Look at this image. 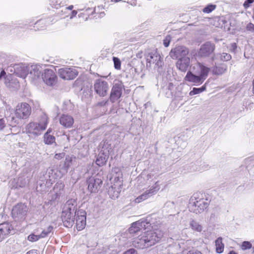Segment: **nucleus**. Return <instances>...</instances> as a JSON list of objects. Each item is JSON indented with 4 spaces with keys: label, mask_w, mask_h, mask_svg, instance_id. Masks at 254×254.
Here are the masks:
<instances>
[{
    "label": "nucleus",
    "mask_w": 254,
    "mask_h": 254,
    "mask_svg": "<svg viewBox=\"0 0 254 254\" xmlns=\"http://www.w3.org/2000/svg\"><path fill=\"white\" fill-rule=\"evenodd\" d=\"M41 239L39 234H32L28 237V240L31 242H35Z\"/></svg>",
    "instance_id": "36"
},
{
    "label": "nucleus",
    "mask_w": 254,
    "mask_h": 254,
    "mask_svg": "<svg viewBox=\"0 0 254 254\" xmlns=\"http://www.w3.org/2000/svg\"><path fill=\"white\" fill-rule=\"evenodd\" d=\"M187 254H202L199 251H189Z\"/></svg>",
    "instance_id": "48"
},
{
    "label": "nucleus",
    "mask_w": 254,
    "mask_h": 254,
    "mask_svg": "<svg viewBox=\"0 0 254 254\" xmlns=\"http://www.w3.org/2000/svg\"><path fill=\"white\" fill-rule=\"evenodd\" d=\"M146 67L149 70L160 72L164 64L163 58L157 50L148 52L146 55Z\"/></svg>",
    "instance_id": "4"
},
{
    "label": "nucleus",
    "mask_w": 254,
    "mask_h": 254,
    "mask_svg": "<svg viewBox=\"0 0 254 254\" xmlns=\"http://www.w3.org/2000/svg\"><path fill=\"white\" fill-rule=\"evenodd\" d=\"M92 10V8H87V9H86V11H87Z\"/></svg>",
    "instance_id": "61"
},
{
    "label": "nucleus",
    "mask_w": 254,
    "mask_h": 254,
    "mask_svg": "<svg viewBox=\"0 0 254 254\" xmlns=\"http://www.w3.org/2000/svg\"><path fill=\"white\" fill-rule=\"evenodd\" d=\"M44 142L47 144H52L55 143V137L48 133H45L44 135Z\"/></svg>",
    "instance_id": "29"
},
{
    "label": "nucleus",
    "mask_w": 254,
    "mask_h": 254,
    "mask_svg": "<svg viewBox=\"0 0 254 254\" xmlns=\"http://www.w3.org/2000/svg\"><path fill=\"white\" fill-rule=\"evenodd\" d=\"M108 192L109 194L110 195L111 197L113 199L117 198L119 196V191L117 190H116V188L113 187L109 188Z\"/></svg>",
    "instance_id": "31"
},
{
    "label": "nucleus",
    "mask_w": 254,
    "mask_h": 254,
    "mask_svg": "<svg viewBox=\"0 0 254 254\" xmlns=\"http://www.w3.org/2000/svg\"><path fill=\"white\" fill-rule=\"evenodd\" d=\"M58 73L60 77L65 80L73 79L78 74V72L75 69L67 67L59 69Z\"/></svg>",
    "instance_id": "15"
},
{
    "label": "nucleus",
    "mask_w": 254,
    "mask_h": 254,
    "mask_svg": "<svg viewBox=\"0 0 254 254\" xmlns=\"http://www.w3.org/2000/svg\"><path fill=\"white\" fill-rule=\"evenodd\" d=\"M113 60L115 68L117 69H121V61L120 59L117 57H113Z\"/></svg>",
    "instance_id": "37"
},
{
    "label": "nucleus",
    "mask_w": 254,
    "mask_h": 254,
    "mask_svg": "<svg viewBox=\"0 0 254 254\" xmlns=\"http://www.w3.org/2000/svg\"><path fill=\"white\" fill-rule=\"evenodd\" d=\"M227 68V66L226 64L215 66L212 68V72L214 75H222L226 71Z\"/></svg>",
    "instance_id": "23"
},
{
    "label": "nucleus",
    "mask_w": 254,
    "mask_h": 254,
    "mask_svg": "<svg viewBox=\"0 0 254 254\" xmlns=\"http://www.w3.org/2000/svg\"><path fill=\"white\" fill-rule=\"evenodd\" d=\"M210 68L203 64L197 63L193 66L192 71H188L185 79L193 84H200L203 82L208 76Z\"/></svg>",
    "instance_id": "1"
},
{
    "label": "nucleus",
    "mask_w": 254,
    "mask_h": 254,
    "mask_svg": "<svg viewBox=\"0 0 254 254\" xmlns=\"http://www.w3.org/2000/svg\"><path fill=\"white\" fill-rule=\"evenodd\" d=\"M48 123L47 116L46 115H43L38 123L31 122L28 124L26 127V132L29 134V136L33 135L34 137L38 136L46 129Z\"/></svg>",
    "instance_id": "5"
},
{
    "label": "nucleus",
    "mask_w": 254,
    "mask_h": 254,
    "mask_svg": "<svg viewBox=\"0 0 254 254\" xmlns=\"http://www.w3.org/2000/svg\"><path fill=\"white\" fill-rule=\"evenodd\" d=\"M232 58L231 55L229 54L223 53L220 54V59L222 61H230Z\"/></svg>",
    "instance_id": "34"
},
{
    "label": "nucleus",
    "mask_w": 254,
    "mask_h": 254,
    "mask_svg": "<svg viewBox=\"0 0 254 254\" xmlns=\"http://www.w3.org/2000/svg\"><path fill=\"white\" fill-rule=\"evenodd\" d=\"M41 67L36 65H31L30 67H24L23 76L29 74V76L33 80L39 78L40 76L41 71Z\"/></svg>",
    "instance_id": "16"
},
{
    "label": "nucleus",
    "mask_w": 254,
    "mask_h": 254,
    "mask_svg": "<svg viewBox=\"0 0 254 254\" xmlns=\"http://www.w3.org/2000/svg\"><path fill=\"white\" fill-rule=\"evenodd\" d=\"M113 1H115V2H118L119 1H120V0H112Z\"/></svg>",
    "instance_id": "63"
},
{
    "label": "nucleus",
    "mask_w": 254,
    "mask_h": 254,
    "mask_svg": "<svg viewBox=\"0 0 254 254\" xmlns=\"http://www.w3.org/2000/svg\"><path fill=\"white\" fill-rule=\"evenodd\" d=\"M253 106H254L253 103H250L249 104L247 105L246 108H247V109H248L249 108L251 110V108H252L253 107Z\"/></svg>",
    "instance_id": "51"
},
{
    "label": "nucleus",
    "mask_w": 254,
    "mask_h": 254,
    "mask_svg": "<svg viewBox=\"0 0 254 254\" xmlns=\"http://www.w3.org/2000/svg\"><path fill=\"white\" fill-rule=\"evenodd\" d=\"M73 8V6L72 5H69V6L66 7V9L68 10H72Z\"/></svg>",
    "instance_id": "55"
},
{
    "label": "nucleus",
    "mask_w": 254,
    "mask_h": 254,
    "mask_svg": "<svg viewBox=\"0 0 254 254\" xmlns=\"http://www.w3.org/2000/svg\"><path fill=\"white\" fill-rule=\"evenodd\" d=\"M60 123L65 127L69 128L72 126L74 120L71 116L63 115L60 119Z\"/></svg>",
    "instance_id": "20"
},
{
    "label": "nucleus",
    "mask_w": 254,
    "mask_h": 254,
    "mask_svg": "<svg viewBox=\"0 0 254 254\" xmlns=\"http://www.w3.org/2000/svg\"><path fill=\"white\" fill-rule=\"evenodd\" d=\"M190 227L194 231L201 232L203 230V226L197 221L191 219L190 221Z\"/></svg>",
    "instance_id": "24"
},
{
    "label": "nucleus",
    "mask_w": 254,
    "mask_h": 254,
    "mask_svg": "<svg viewBox=\"0 0 254 254\" xmlns=\"http://www.w3.org/2000/svg\"><path fill=\"white\" fill-rule=\"evenodd\" d=\"M252 248V244L249 241H244L243 242L241 249L242 250L245 251L248 249H250Z\"/></svg>",
    "instance_id": "35"
},
{
    "label": "nucleus",
    "mask_w": 254,
    "mask_h": 254,
    "mask_svg": "<svg viewBox=\"0 0 254 254\" xmlns=\"http://www.w3.org/2000/svg\"><path fill=\"white\" fill-rule=\"evenodd\" d=\"M228 254H238L237 253H236L235 252H234V251H230Z\"/></svg>",
    "instance_id": "57"
},
{
    "label": "nucleus",
    "mask_w": 254,
    "mask_h": 254,
    "mask_svg": "<svg viewBox=\"0 0 254 254\" xmlns=\"http://www.w3.org/2000/svg\"><path fill=\"white\" fill-rule=\"evenodd\" d=\"M182 100V98H179V99H177L176 97L175 98V100H174V101H176L177 100Z\"/></svg>",
    "instance_id": "60"
},
{
    "label": "nucleus",
    "mask_w": 254,
    "mask_h": 254,
    "mask_svg": "<svg viewBox=\"0 0 254 254\" xmlns=\"http://www.w3.org/2000/svg\"><path fill=\"white\" fill-rule=\"evenodd\" d=\"M199 88L200 90V91L201 92L204 91L206 89L205 84L203 85L202 87H201L200 88Z\"/></svg>",
    "instance_id": "54"
},
{
    "label": "nucleus",
    "mask_w": 254,
    "mask_h": 254,
    "mask_svg": "<svg viewBox=\"0 0 254 254\" xmlns=\"http://www.w3.org/2000/svg\"><path fill=\"white\" fill-rule=\"evenodd\" d=\"M246 29L248 31L254 33V24L252 23H249L246 26Z\"/></svg>",
    "instance_id": "42"
},
{
    "label": "nucleus",
    "mask_w": 254,
    "mask_h": 254,
    "mask_svg": "<svg viewBox=\"0 0 254 254\" xmlns=\"http://www.w3.org/2000/svg\"><path fill=\"white\" fill-rule=\"evenodd\" d=\"M108 156L105 155L104 153L99 154L97 157L96 163L99 166H102L105 165L107 161Z\"/></svg>",
    "instance_id": "25"
},
{
    "label": "nucleus",
    "mask_w": 254,
    "mask_h": 254,
    "mask_svg": "<svg viewBox=\"0 0 254 254\" xmlns=\"http://www.w3.org/2000/svg\"><path fill=\"white\" fill-rule=\"evenodd\" d=\"M77 211L75 199H70L66 202L63 207L61 216L64 226L70 228L73 226L75 223V217Z\"/></svg>",
    "instance_id": "2"
},
{
    "label": "nucleus",
    "mask_w": 254,
    "mask_h": 254,
    "mask_svg": "<svg viewBox=\"0 0 254 254\" xmlns=\"http://www.w3.org/2000/svg\"><path fill=\"white\" fill-rule=\"evenodd\" d=\"M71 164L72 157L70 156H66L64 166H63V169L64 172H67V170L71 166Z\"/></svg>",
    "instance_id": "30"
},
{
    "label": "nucleus",
    "mask_w": 254,
    "mask_h": 254,
    "mask_svg": "<svg viewBox=\"0 0 254 254\" xmlns=\"http://www.w3.org/2000/svg\"><path fill=\"white\" fill-rule=\"evenodd\" d=\"M216 7V5L212 4H209L206 6L203 9L204 13H209L214 10Z\"/></svg>",
    "instance_id": "32"
},
{
    "label": "nucleus",
    "mask_w": 254,
    "mask_h": 254,
    "mask_svg": "<svg viewBox=\"0 0 254 254\" xmlns=\"http://www.w3.org/2000/svg\"><path fill=\"white\" fill-rule=\"evenodd\" d=\"M141 231V227L139 226V223L137 221L133 222L128 229L130 234H136Z\"/></svg>",
    "instance_id": "26"
},
{
    "label": "nucleus",
    "mask_w": 254,
    "mask_h": 254,
    "mask_svg": "<svg viewBox=\"0 0 254 254\" xmlns=\"http://www.w3.org/2000/svg\"><path fill=\"white\" fill-rule=\"evenodd\" d=\"M137 222L139 223V226L141 227V230L142 229L144 230L151 227V223L147 218L141 219L137 221Z\"/></svg>",
    "instance_id": "27"
},
{
    "label": "nucleus",
    "mask_w": 254,
    "mask_h": 254,
    "mask_svg": "<svg viewBox=\"0 0 254 254\" xmlns=\"http://www.w3.org/2000/svg\"><path fill=\"white\" fill-rule=\"evenodd\" d=\"M189 53V49L184 46H179L172 49L170 53V56L173 59L182 58L187 57Z\"/></svg>",
    "instance_id": "12"
},
{
    "label": "nucleus",
    "mask_w": 254,
    "mask_h": 254,
    "mask_svg": "<svg viewBox=\"0 0 254 254\" xmlns=\"http://www.w3.org/2000/svg\"><path fill=\"white\" fill-rule=\"evenodd\" d=\"M132 245L134 247L138 249H144L148 247H147V243L146 241H145L143 235L142 236H139L137 238H135L132 242Z\"/></svg>",
    "instance_id": "21"
},
{
    "label": "nucleus",
    "mask_w": 254,
    "mask_h": 254,
    "mask_svg": "<svg viewBox=\"0 0 254 254\" xmlns=\"http://www.w3.org/2000/svg\"><path fill=\"white\" fill-rule=\"evenodd\" d=\"M86 212L83 210H78L75 217L76 226L78 231L83 230L86 225Z\"/></svg>",
    "instance_id": "17"
},
{
    "label": "nucleus",
    "mask_w": 254,
    "mask_h": 254,
    "mask_svg": "<svg viewBox=\"0 0 254 254\" xmlns=\"http://www.w3.org/2000/svg\"><path fill=\"white\" fill-rule=\"evenodd\" d=\"M67 1L68 0H57L56 2V4H55V7L58 8V7L66 5V3Z\"/></svg>",
    "instance_id": "38"
},
{
    "label": "nucleus",
    "mask_w": 254,
    "mask_h": 254,
    "mask_svg": "<svg viewBox=\"0 0 254 254\" xmlns=\"http://www.w3.org/2000/svg\"><path fill=\"white\" fill-rule=\"evenodd\" d=\"M215 45L210 42H207L201 45L198 52V56L202 58L209 57L215 50Z\"/></svg>",
    "instance_id": "13"
},
{
    "label": "nucleus",
    "mask_w": 254,
    "mask_h": 254,
    "mask_svg": "<svg viewBox=\"0 0 254 254\" xmlns=\"http://www.w3.org/2000/svg\"><path fill=\"white\" fill-rule=\"evenodd\" d=\"M164 234V230L160 228L145 232L143 235L147 243V247H149L155 244L163 237Z\"/></svg>",
    "instance_id": "6"
},
{
    "label": "nucleus",
    "mask_w": 254,
    "mask_h": 254,
    "mask_svg": "<svg viewBox=\"0 0 254 254\" xmlns=\"http://www.w3.org/2000/svg\"><path fill=\"white\" fill-rule=\"evenodd\" d=\"M64 156V153H57L55 155V158L57 159H61Z\"/></svg>",
    "instance_id": "45"
},
{
    "label": "nucleus",
    "mask_w": 254,
    "mask_h": 254,
    "mask_svg": "<svg viewBox=\"0 0 254 254\" xmlns=\"http://www.w3.org/2000/svg\"><path fill=\"white\" fill-rule=\"evenodd\" d=\"M88 190L91 193H96L100 190L103 181L102 179L97 177H90L87 181Z\"/></svg>",
    "instance_id": "8"
},
{
    "label": "nucleus",
    "mask_w": 254,
    "mask_h": 254,
    "mask_svg": "<svg viewBox=\"0 0 254 254\" xmlns=\"http://www.w3.org/2000/svg\"><path fill=\"white\" fill-rule=\"evenodd\" d=\"M26 254H37V253L36 250H32L27 252Z\"/></svg>",
    "instance_id": "50"
},
{
    "label": "nucleus",
    "mask_w": 254,
    "mask_h": 254,
    "mask_svg": "<svg viewBox=\"0 0 254 254\" xmlns=\"http://www.w3.org/2000/svg\"><path fill=\"white\" fill-rule=\"evenodd\" d=\"M11 231H13V229L10 224L5 223L0 225V232H1V234L4 238L9 234H10Z\"/></svg>",
    "instance_id": "22"
},
{
    "label": "nucleus",
    "mask_w": 254,
    "mask_h": 254,
    "mask_svg": "<svg viewBox=\"0 0 254 254\" xmlns=\"http://www.w3.org/2000/svg\"><path fill=\"white\" fill-rule=\"evenodd\" d=\"M171 41L170 36H167L163 41V44L165 47L169 46Z\"/></svg>",
    "instance_id": "40"
},
{
    "label": "nucleus",
    "mask_w": 254,
    "mask_h": 254,
    "mask_svg": "<svg viewBox=\"0 0 254 254\" xmlns=\"http://www.w3.org/2000/svg\"><path fill=\"white\" fill-rule=\"evenodd\" d=\"M3 239H4V238L1 234V232H0V242H1Z\"/></svg>",
    "instance_id": "56"
},
{
    "label": "nucleus",
    "mask_w": 254,
    "mask_h": 254,
    "mask_svg": "<svg viewBox=\"0 0 254 254\" xmlns=\"http://www.w3.org/2000/svg\"><path fill=\"white\" fill-rule=\"evenodd\" d=\"M31 113V108L26 103L18 104L15 110V115L17 118L26 119L29 118Z\"/></svg>",
    "instance_id": "7"
},
{
    "label": "nucleus",
    "mask_w": 254,
    "mask_h": 254,
    "mask_svg": "<svg viewBox=\"0 0 254 254\" xmlns=\"http://www.w3.org/2000/svg\"><path fill=\"white\" fill-rule=\"evenodd\" d=\"M5 127V122L3 119H0V130L2 129Z\"/></svg>",
    "instance_id": "46"
},
{
    "label": "nucleus",
    "mask_w": 254,
    "mask_h": 254,
    "mask_svg": "<svg viewBox=\"0 0 254 254\" xmlns=\"http://www.w3.org/2000/svg\"><path fill=\"white\" fill-rule=\"evenodd\" d=\"M94 10H93L92 12H91V14H93V12H94Z\"/></svg>",
    "instance_id": "64"
},
{
    "label": "nucleus",
    "mask_w": 254,
    "mask_h": 254,
    "mask_svg": "<svg viewBox=\"0 0 254 254\" xmlns=\"http://www.w3.org/2000/svg\"><path fill=\"white\" fill-rule=\"evenodd\" d=\"M53 229V227L52 226H49L47 229H45L43 230L41 233L39 235L40 238H43L47 237L49 234L52 231Z\"/></svg>",
    "instance_id": "33"
},
{
    "label": "nucleus",
    "mask_w": 254,
    "mask_h": 254,
    "mask_svg": "<svg viewBox=\"0 0 254 254\" xmlns=\"http://www.w3.org/2000/svg\"><path fill=\"white\" fill-rule=\"evenodd\" d=\"M200 192L193 194L189 201V208L190 212L199 214L203 212L209 206V201Z\"/></svg>",
    "instance_id": "3"
},
{
    "label": "nucleus",
    "mask_w": 254,
    "mask_h": 254,
    "mask_svg": "<svg viewBox=\"0 0 254 254\" xmlns=\"http://www.w3.org/2000/svg\"><path fill=\"white\" fill-rule=\"evenodd\" d=\"M77 13V12L76 10H72L71 12V15L70 16V18L75 16Z\"/></svg>",
    "instance_id": "49"
},
{
    "label": "nucleus",
    "mask_w": 254,
    "mask_h": 254,
    "mask_svg": "<svg viewBox=\"0 0 254 254\" xmlns=\"http://www.w3.org/2000/svg\"><path fill=\"white\" fill-rule=\"evenodd\" d=\"M43 81L49 86H54L57 82V76L54 70L51 69H46L42 74Z\"/></svg>",
    "instance_id": "9"
},
{
    "label": "nucleus",
    "mask_w": 254,
    "mask_h": 254,
    "mask_svg": "<svg viewBox=\"0 0 254 254\" xmlns=\"http://www.w3.org/2000/svg\"><path fill=\"white\" fill-rule=\"evenodd\" d=\"M237 48V45L235 43H232L231 44L230 50L232 52H234Z\"/></svg>",
    "instance_id": "47"
},
{
    "label": "nucleus",
    "mask_w": 254,
    "mask_h": 254,
    "mask_svg": "<svg viewBox=\"0 0 254 254\" xmlns=\"http://www.w3.org/2000/svg\"><path fill=\"white\" fill-rule=\"evenodd\" d=\"M123 254H137V252L133 249H130L125 252Z\"/></svg>",
    "instance_id": "44"
},
{
    "label": "nucleus",
    "mask_w": 254,
    "mask_h": 254,
    "mask_svg": "<svg viewBox=\"0 0 254 254\" xmlns=\"http://www.w3.org/2000/svg\"><path fill=\"white\" fill-rule=\"evenodd\" d=\"M123 87V83L120 82L114 84L110 95V101L111 102H115L121 97Z\"/></svg>",
    "instance_id": "14"
},
{
    "label": "nucleus",
    "mask_w": 254,
    "mask_h": 254,
    "mask_svg": "<svg viewBox=\"0 0 254 254\" xmlns=\"http://www.w3.org/2000/svg\"><path fill=\"white\" fill-rule=\"evenodd\" d=\"M200 90L199 89V88H193L192 90H191L190 92V95L192 96V95H195L197 94H199V93H201Z\"/></svg>",
    "instance_id": "41"
},
{
    "label": "nucleus",
    "mask_w": 254,
    "mask_h": 254,
    "mask_svg": "<svg viewBox=\"0 0 254 254\" xmlns=\"http://www.w3.org/2000/svg\"><path fill=\"white\" fill-rule=\"evenodd\" d=\"M199 88L200 90V91L201 92L204 91L206 89L205 84L203 85L202 87H201L200 88Z\"/></svg>",
    "instance_id": "53"
},
{
    "label": "nucleus",
    "mask_w": 254,
    "mask_h": 254,
    "mask_svg": "<svg viewBox=\"0 0 254 254\" xmlns=\"http://www.w3.org/2000/svg\"><path fill=\"white\" fill-rule=\"evenodd\" d=\"M94 88L98 95L101 97H104L107 95L109 87L107 81L98 79L95 80Z\"/></svg>",
    "instance_id": "11"
},
{
    "label": "nucleus",
    "mask_w": 254,
    "mask_h": 254,
    "mask_svg": "<svg viewBox=\"0 0 254 254\" xmlns=\"http://www.w3.org/2000/svg\"><path fill=\"white\" fill-rule=\"evenodd\" d=\"M176 67L181 72H186L190 67V57L187 56L179 59L176 62Z\"/></svg>",
    "instance_id": "19"
},
{
    "label": "nucleus",
    "mask_w": 254,
    "mask_h": 254,
    "mask_svg": "<svg viewBox=\"0 0 254 254\" xmlns=\"http://www.w3.org/2000/svg\"><path fill=\"white\" fill-rule=\"evenodd\" d=\"M27 210V206L24 204L18 203L12 210V217L16 220H22L25 218Z\"/></svg>",
    "instance_id": "10"
},
{
    "label": "nucleus",
    "mask_w": 254,
    "mask_h": 254,
    "mask_svg": "<svg viewBox=\"0 0 254 254\" xmlns=\"http://www.w3.org/2000/svg\"><path fill=\"white\" fill-rule=\"evenodd\" d=\"M254 2V0H246L243 4L245 8H248Z\"/></svg>",
    "instance_id": "43"
},
{
    "label": "nucleus",
    "mask_w": 254,
    "mask_h": 254,
    "mask_svg": "<svg viewBox=\"0 0 254 254\" xmlns=\"http://www.w3.org/2000/svg\"><path fill=\"white\" fill-rule=\"evenodd\" d=\"M6 74L5 72L4 71H1L0 73V78L4 76Z\"/></svg>",
    "instance_id": "52"
},
{
    "label": "nucleus",
    "mask_w": 254,
    "mask_h": 254,
    "mask_svg": "<svg viewBox=\"0 0 254 254\" xmlns=\"http://www.w3.org/2000/svg\"><path fill=\"white\" fill-rule=\"evenodd\" d=\"M51 131H52V129L49 128L46 133H48V134H50V133L51 132Z\"/></svg>",
    "instance_id": "58"
},
{
    "label": "nucleus",
    "mask_w": 254,
    "mask_h": 254,
    "mask_svg": "<svg viewBox=\"0 0 254 254\" xmlns=\"http://www.w3.org/2000/svg\"><path fill=\"white\" fill-rule=\"evenodd\" d=\"M252 254H254V247H252Z\"/></svg>",
    "instance_id": "62"
},
{
    "label": "nucleus",
    "mask_w": 254,
    "mask_h": 254,
    "mask_svg": "<svg viewBox=\"0 0 254 254\" xmlns=\"http://www.w3.org/2000/svg\"><path fill=\"white\" fill-rule=\"evenodd\" d=\"M64 184L62 183H57L55 187H54V190L56 191L57 194H58V192L57 191V190L59 189V190H63L64 188Z\"/></svg>",
    "instance_id": "39"
},
{
    "label": "nucleus",
    "mask_w": 254,
    "mask_h": 254,
    "mask_svg": "<svg viewBox=\"0 0 254 254\" xmlns=\"http://www.w3.org/2000/svg\"><path fill=\"white\" fill-rule=\"evenodd\" d=\"M107 103V101L105 102H101L100 103V104L101 105V106H103L104 105L106 104V103Z\"/></svg>",
    "instance_id": "59"
},
{
    "label": "nucleus",
    "mask_w": 254,
    "mask_h": 254,
    "mask_svg": "<svg viewBox=\"0 0 254 254\" xmlns=\"http://www.w3.org/2000/svg\"><path fill=\"white\" fill-rule=\"evenodd\" d=\"M216 250L217 253L220 254L223 252L224 245L222 243V239L221 237L218 238L215 241Z\"/></svg>",
    "instance_id": "28"
},
{
    "label": "nucleus",
    "mask_w": 254,
    "mask_h": 254,
    "mask_svg": "<svg viewBox=\"0 0 254 254\" xmlns=\"http://www.w3.org/2000/svg\"><path fill=\"white\" fill-rule=\"evenodd\" d=\"M160 189L158 182H156L149 190L145 191L143 194L137 197L135 201L137 203H139L142 200L147 199L148 197L153 195Z\"/></svg>",
    "instance_id": "18"
}]
</instances>
